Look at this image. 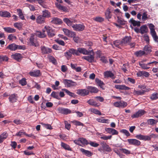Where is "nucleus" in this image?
Listing matches in <instances>:
<instances>
[{"mask_svg": "<svg viewBox=\"0 0 158 158\" xmlns=\"http://www.w3.org/2000/svg\"><path fill=\"white\" fill-rule=\"evenodd\" d=\"M64 22L70 27H72L74 31H82L85 28V26L83 23L74 24V23L77 22L76 19H72L67 18H64L63 20Z\"/></svg>", "mask_w": 158, "mask_h": 158, "instance_id": "nucleus-1", "label": "nucleus"}, {"mask_svg": "<svg viewBox=\"0 0 158 158\" xmlns=\"http://www.w3.org/2000/svg\"><path fill=\"white\" fill-rule=\"evenodd\" d=\"M27 43L30 46L37 47L39 46V44L37 41V37L35 34L32 33L29 37L27 39Z\"/></svg>", "mask_w": 158, "mask_h": 158, "instance_id": "nucleus-2", "label": "nucleus"}, {"mask_svg": "<svg viewBox=\"0 0 158 158\" xmlns=\"http://www.w3.org/2000/svg\"><path fill=\"white\" fill-rule=\"evenodd\" d=\"M138 88H140V90H134V93L137 95H142L144 94V93L148 91V89L146 88L145 85H139Z\"/></svg>", "mask_w": 158, "mask_h": 158, "instance_id": "nucleus-3", "label": "nucleus"}, {"mask_svg": "<svg viewBox=\"0 0 158 158\" xmlns=\"http://www.w3.org/2000/svg\"><path fill=\"white\" fill-rule=\"evenodd\" d=\"M44 28L46 30L49 37H52L55 35V30L49 26H45Z\"/></svg>", "mask_w": 158, "mask_h": 158, "instance_id": "nucleus-4", "label": "nucleus"}, {"mask_svg": "<svg viewBox=\"0 0 158 158\" xmlns=\"http://www.w3.org/2000/svg\"><path fill=\"white\" fill-rule=\"evenodd\" d=\"M90 55L88 56H85L83 57L84 59L87 60L90 63L94 62V52L93 50L90 51L89 52Z\"/></svg>", "mask_w": 158, "mask_h": 158, "instance_id": "nucleus-5", "label": "nucleus"}, {"mask_svg": "<svg viewBox=\"0 0 158 158\" xmlns=\"http://www.w3.org/2000/svg\"><path fill=\"white\" fill-rule=\"evenodd\" d=\"M65 55H67L69 57H71L72 55L78 56V55L77 51V49L73 48H70L65 53Z\"/></svg>", "mask_w": 158, "mask_h": 158, "instance_id": "nucleus-6", "label": "nucleus"}, {"mask_svg": "<svg viewBox=\"0 0 158 158\" xmlns=\"http://www.w3.org/2000/svg\"><path fill=\"white\" fill-rule=\"evenodd\" d=\"M127 141L130 145H134L135 146H139L141 144V142L136 139H127Z\"/></svg>", "mask_w": 158, "mask_h": 158, "instance_id": "nucleus-7", "label": "nucleus"}, {"mask_svg": "<svg viewBox=\"0 0 158 158\" xmlns=\"http://www.w3.org/2000/svg\"><path fill=\"white\" fill-rule=\"evenodd\" d=\"M63 31L64 34L68 37H72L76 36V33L75 32L71 31L68 29L63 28Z\"/></svg>", "mask_w": 158, "mask_h": 158, "instance_id": "nucleus-8", "label": "nucleus"}, {"mask_svg": "<svg viewBox=\"0 0 158 158\" xmlns=\"http://www.w3.org/2000/svg\"><path fill=\"white\" fill-rule=\"evenodd\" d=\"M63 81L64 84L66 85L67 87H70L72 86H75L77 85L76 82L73 81L71 80L64 79Z\"/></svg>", "mask_w": 158, "mask_h": 158, "instance_id": "nucleus-9", "label": "nucleus"}, {"mask_svg": "<svg viewBox=\"0 0 158 158\" xmlns=\"http://www.w3.org/2000/svg\"><path fill=\"white\" fill-rule=\"evenodd\" d=\"M77 51L78 55L79 56L80 54H82L83 55H89L90 51H88L84 48H78L77 49Z\"/></svg>", "mask_w": 158, "mask_h": 158, "instance_id": "nucleus-10", "label": "nucleus"}, {"mask_svg": "<svg viewBox=\"0 0 158 158\" xmlns=\"http://www.w3.org/2000/svg\"><path fill=\"white\" fill-rule=\"evenodd\" d=\"M104 75L105 78H111L112 79L115 78L116 76L111 71H106L104 73Z\"/></svg>", "mask_w": 158, "mask_h": 158, "instance_id": "nucleus-11", "label": "nucleus"}, {"mask_svg": "<svg viewBox=\"0 0 158 158\" xmlns=\"http://www.w3.org/2000/svg\"><path fill=\"white\" fill-rule=\"evenodd\" d=\"M41 52L43 54H48L52 52L51 49L46 47L44 46H42L40 47Z\"/></svg>", "mask_w": 158, "mask_h": 158, "instance_id": "nucleus-12", "label": "nucleus"}, {"mask_svg": "<svg viewBox=\"0 0 158 158\" xmlns=\"http://www.w3.org/2000/svg\"><path fill=\"white\" fill-rule=\"evenodd\" d=\"M146 113V111L143 110H139L136 113L131 115L132 118H138L143 115Z\"/></svg>", "mask_w": 158, "mask_h": 158, "instance_id": "nucleus-13", "label": "nucleus"}, {"mask_svg": "<svg viewBox=\"0 0 158 158\" xmlns=\"http://www.w3.org/2000/svg\"><path fill=\"white\" fill-rule=\"evenodd\" d=\"M127 102L123 101L117 102L114 103V105L116 107H125L127 106Z\"/></svg>", "mask_w": 158, "mask_h": 158, "instance_id": "nucleus-14", "label": "nucleus"}, {"mask_svg": "<svg viewBox=\"0 0 158 158\" xmlns=\"http://www.w3.org/2000/svg\"><path fill=\"white\" fill-rule=\"evenodd\" d=\"M100 145L102 146V147L103 148V150L106 151L110 152L112 151V150L109 146L104 141L101 142L100 143Z\"/></svg>", "mask_w": 158, "mask_h": 158, "instance_id": "nucleus-15", "label": "nucleus"}, {"mask_svg": "<svg viewBox=\"0 0 158 158\" xmlns=\"http://www.w3.org/2000/svg\"><path fill=\"white\" fill-rule=\"evenodd\" d=\"M77 93L81 96H84L89 94V91L85 89H79L77 90Z\"/></svg>", "mask_w": 158, "mask_h": 158, "instance_id": "nucleus-16", "label": "nucleus"}, {"mask_svg": "<svg viewBox=\"0 0 158 158\" xmlns=\"http://www.w3.org/2000/svg\"><path fill=\"white\" fill-rule=\"evenodd\" d=\"M111 8H108L105 12V16L106 19L109 20L112 18Z\"/></svg>", "mask_w": 158, "mask_h": 158, "instance_id": "nucleus-17", "label": "nucleus"}, {"mask_svg": "<svg viewBox=\"0 0 158 158\" xmlns=\"http://www.w3.org/2000/svg\"><path fill=\"white\" fill-rule=\"evenodd\" d=\"M59 112L64 114H67L71 113V111L68 108L60 107L58 109Z\"/></svg>", "mask_w": 158, "mask_h": 158, "instance_id": "nucleus-18", "label": "nucleus"}, {"mask_svg": "<svg viewBox=\"0 0 158 158\" xmlns=\"http://www.w3.org/2000/svg\"><path fill=\"white\" fill-rule=\"evenodd\" d=\"M86 88L89 91V93H97L99 91L98 89L95 87L88 86L86 87Z\"/></svg>", "mask_w": 158, "mask_h": 158, "instance_id": "nucleus-19", "label": "nucleus"}, {"mask_svg": "<svg viewBox=\"0 0 158 158\" xmlns=\"http://www.w3.org/2000/svg\"><path fill=\"white\" fill-rule=\"evenodd\" d=\"M51 23L56 24H60L63 23L62 20L60 18L57 17L52 18Z\"/></svg>", "mask_w": 158, "mask_h": 158, "instance_id": "nucleus-20", "label": "nucleus"}, {"mask_svg": "<svg viewBox=\"0 0 158 158\" xmlns=\"http://www.w3.org/2000/svg\"><path fill=\"white\" fill-rule=\"evenodd\" d=\"M29 74L31 76L37 77L40 76L41 74L39 70H36L34 71L30 72Z\"/></svg>", "mask_w": 158, "mask_h": 158, "instance_id": "nucleus-21", "label": "nucleus"}, {"mask_svg": "<svg viewBox=\"0 0 158 158\" xmlns=\"http://www.w3.org/2000/svg\"><path fill=\"white\" fill-rule=\"evenodd\" d=\"M114 87L117 89L119 90H128L130 89V88L126 86L125 85H118L114 86Z\"/></svg>", "mask_w": 158, "mask_h": 158, "instance_id": "nucleus-22", "label": "nucleus"}, {"mask_svg": "<svg viewBox=\"0 0 158 158\" xmlns=\"http://www.w3.org/2000/svg\"><path fill=\"white\" fill-rule=\"evenodd\" d=\"M43 32L42 33L41 31H37L36 33H33L35 34V36H38L40 38H44L46 36V35L45 33V31L43 30Z\"/></svg>", "mask_w": 158, "mask_h": 158, "instance_id": "nucleus-23", "label": "nucleus"}, {"mask_svg": "<svg viewBox=\"0 0 158 158\" xmlns=\"http://www.w3.org/2000/svg\"><path fill=\"white\" fill-rule=\"evenodd\" d=\"M18 98L17 94H13L11 95L9 98V101L11 103H14L16 102Z\"/></svg>", "mask_w": 158, "mask_h": 158, "instance_id": "nucleus-24", "label": "nucleus"}, {"mask_svg": "<svg viewBox=\"0 0 158 158\" xmlns=\"http://www.w3.org/2000/svg\"><path fill=\"white\" fill-rule=\"evenodd\" d=\"M129 23L133 25L134 27H139L140 26V22L139 21H136L132 18L130 19L129 21Z\"/></svg>", "mask_w": 158, "mask_h": 158, "instance_id": "nucleus-25", "label": "nucleus"}, {"mask_svg": "<svg viewBox=\"0 0 158 158\" xmlns=\"http://www.w3.org/2000/svg\"><path fill=\"white\" fill-rule=\"evenodd\" d=\"M0 16L6 18H9L11 17L10 13L6 11H0Z\"/></svg>", "mask_w": 158, "mask_h": 158, "instance_id": "nucleus-26", "label": "nucleus"}, {"mask_svg": "<svg viewBox=\"0 0 158 158\" xmlns=\"http://www.w3.org/2000/svg\"><path fill=\"white\" fill-rule=\"evenodd\" d=\"M131 38L130 36H126L121 40L122 44H129L131 41Z\"/></svg>", "mask_w": 158, "mask_h": 158, "instance_id": "nucleus-27", "label": "nucleus"}, {"mask_svg": "<svg viewBox=\"0 0 158 158\" xmlns=\"http://www.w3.org/2000/svg\"><path fill=\"white\" fill-rule=\"evenodd\" d=\"M87 103L89 105L95 107H98L100 104L97 103L93 99H89L87 101Z\"/></svg>", "mask_w": 158, "mask_h": 158, "instance_id": "nucleus-28", "label": "nucleus"}, {"mask_svg": "<svg viewBox=\"0 0 158 158\" xmlns=\"http://www.w3.org/2000/svg\"><path fill=\"white\" fill-rule=\"evenodd\" d=\"M36 20L37 23L39 24L45 22V18L42 15L38 16Z\"/></svg>", "mask_w": 158, "mask_h": 158, "instance_id": "nucleus-29", "label": "nucleus"}, {"mask_svg": "<svg viewBox=\"0 0 158 158\" xmlns=\"http://www.w3.org/2000/svg\"><path fill=\"white\" fill-rule=\"evenodd\" d=\"M95 81L98 86L103 89H104L105 88L103 87L104 84L102 81L98 78H96L95 80Z\"/></svg>", "mask_w": 158, "mask_h": 158, "instance_id": "nucleus-30", "label": "nucleus"}, {"mask_svg": "<svg viewBox=\"0 0 158 158\" xmlns=\"http://www.w3.org/2000/svg\"><path fill=\"white\" fill-rule=\"evenodd\" d=\"M80 150L83 154H85L86 156L88 157H90L92 155V152L88 150H86L83 148H81L80 149Z\"/></svg>", "mask_w": 158, "mask_h": 158, "instance_id": "nucleus-31", "label": "nucleus"}, {"mask_svg": "<svg viewBox=\"0 0 158 158\" xmlns=\"http://www.w3.org/2000/svg\"><path fill=\"white\" fill-rule=\"evenodd\" d=\"M148 31L147 27L146 25H143L140 27V33L142 34L147 33Z\"/></svg>", "mask_w": 158, "mask_h": 158, "instance_id": "nucleus-32", "label": "nucleus"}, {"mask_svg": "<svg viewBox=\"0 0 158 158\" xmlns=\"http://www.w3.org/2000/svg\"><path fill=\"white\" fill-rule=\"evenodd\" d=\"M113 44L115 47L120 48H121V46L123 45L121 41L119 40H117L114 41Z\"/></svg>", "mask_w": 158, "mask_h": 158, "instance_id": "nucleus-33", "label": "nucleus"}, {"mask_svg": "<svg viewBox=\"0 0 158 158\" xmlns=\"http://www.w3.org/2000/svg\"><path fill=\"white\" fill-rule=\"evenodd\" d=\"M8 136L6 132H4L0 135V143H2Z\"/></svg>", "mask_w": 158, "mask_h": 158, "instance_id": "nucleus-34", "label": "nucleus"}, {"mask_svg": "<svg viewBox=\"0 0 158 158\" xmlns=\"http://www.w3.org/2000/svg\"><path fill=\"white\" fill-rule=\"evenodd\" d=\"M44 18H48L51 17V13L48 10H45L42 11V15Z\"/></svg>", "mask_w": 158, "mask_h": 158, "instance_id": "nucleus-35", "label": "nucleus"}, {"mask_svg": "<svg viewBox=\"0 0 158 158\" xmlns=\"http://www.w3.org/2000/svg\"><path fill=\"white\" fill-rule=\"evenodd\" d=\"M13 58L15 60L19 61L21 58H22V56L20 53H16L13 55Z\"/></svg>", "mask_w": 158, "mask_h": 158, "instance_id": "nucleus-36", "label": "nucleus"}, {"mask_svg": "<svg viewBox=\"0 0 158 158\" xmlns=\"http://www.w3.org/2000/svg\"><path fill=\"white\" fill-rule=\"evenodd\" d=\"M60 145L61 147L64 149L68 151H72V149L69 145L62 142L61 143Z\"/></svg>", "mask_w": 158, "mask_h": 158, "instance_id": "nucleus-37", "label": "nucleus"}, {"mask_svg": "<svg viewBox=\"0 0 158 158\" xmlns=\"http://www.w3.org/2000/svg\"><path fill=\"white\" fill-rule=\"evenodd\" d=\"M17 45L15 44H11L8 46L7 49H8L11 51H15L16 50Z\"/></svg>", "mask_w": 158, "mask_h": 158, "instance_id": "nucleus-38", "label": "nucleus"}, {"mask_svg": "<svg viewBox=\"0 0 158 158\" xmlns=\"http://www.w3.org/2000/svg\"><path fill=\"white\" fill-rule=\"evenodd\" d=\"M4 31L7 33H14L16 32V30L10 27H6L4 28Z\"/></svg>", "mask_w": 158, "mask_h": 158, "instance_id": "nucleus-39", "label": "nucleus"}, {"mask_svg": "<svg viewBox=\"0 0 158 158\" xmlns=\"http://www.w3.org/2000/svg\"><path fill=\"white\" fill-rule=\"evenodd\" d=\"M143 51L147 54H149L152 52V48L149 45H146L144 48Z\"/></svg>", "mask_w": 158, "mask_h": 158, "instance_id": "nucleus-40", "label": "nucleus"}, {"mask_svg": "<svg viewBox=\"0 0 158 158\" xmlns=\"http://www.w3.org/2000/svg\"><path fill=\"white\" fill-rule=\"evenodd\" d=\"M157 122L153 119H149L147 120V122L148 124L153 126L156 124Z\"/></svg>", "mask_w": 158, "mask_h": 158, "instance_id": "nucleus-41", "label": "nucleus"}, {"mask_svg": "<svg viewBox=\"0 0 158 158\" xmlns=\"http://www.w3.org/2000/svg\"><path fill=\"white\" fill-rule=\"evenodd\" d=\"M96 120L99 123H108V119H105L103 117L99 118L96 119Z\"/></svg>", "mask_w": 158, "mask_h": 158, "instance_id": "nucleus-42", "label": "nucleus"}, {"mask_svg": "<svg viewBox=\"0 0 158 158\" xmlns=\"http://www.w3.org/2000/svg\"><path fill=\"white\" fill-rule=\"evenodd\" d=\"M142 62H140L139 63V65L140 67L143 69H148L150 68L148 66V65H149L147 64H143L142 63Z\"/></svg>", "mask_w": 158, "mask_h": 158, "instance_id": "nucleus-43", "label": "nucleus"}, {"mask_svg": "<svg viewBox=\"0 0 158 158\" xmlns=\"http://www.w3.org/2000/svg\"><path fill=\"white\" fill-rule=\"evenodd\" d=\"M62 90L65 91L68 95L73 98H75L76 96L74 93L70 92L67 89H62Z\"/></svg>", "mask_w": 158, "mask_h": 158, "instance_id": "nucleus-44", "label": "nucleus"}, {"mask_svg": "<svg viewBox=\"0 0 158 158\" xmlns=\"http://www.w3.org/2000/svg\"><path fill=\"white\" fill-rule=\"evenodd\" d=\"M93 20L97 22H98L99 23H102L103 22L104 20V18L99 17L97 16L96 17L93 18Z\"/></svg>", "mask_w": 158, "mask_h": 158, "instance_id": "nucleus-45", "label": "nucleus"}, {"mask_svg": "<svg viewBox=\"0 0 158 158\" xmlns=\"http://www.w3.org/2000/svg\"><path fill=\"white\" fill-rule=\"evenodd\" d=\"M119 150L120 151H121L123 153L127 155L131 154V152L130 150H129L125 148H120Z\"/></svg>", "mask_w": 158, "mask_h": 158, "instance_id": "nucleus-46", "label": "nucleus"}, {"mask_svg": "<svg viewBox=\"0 0 158 158\" xmlns=\"http://www.w3.org/2000/svg\"><path fill=\"white\" fill-rule=\"evenodd\" d=\"M8 59V58L6 56H0V64H1L3 61H7Z\"/></svg>", "mask_w": 158, "mask_h": 158, "instance_id": "nucleus-47", "label": "nucleus"}, {"mask_svg": "<svg viewBox=\"0 0 158 158\" xmlns=\"http://www.w3.org/2000/svg\"><path fill=\"white\" fill-rule=\"evenodd\" d=\"M145 52L143 50H139L136 51L135 53V55L137 56H141L145 54Z\"/></svg>", "mask_w": 158, "mask_h": 158, "instance_id": "nucleus-48", "label": "nucleus"}, {"mask_svg": "<svg viewBox=\"0 0 158 158\" xmlns=\"http://www.w3.org/2000/svg\"><path fill=\"white\" fill-rule=\"evenodd\" d=\"M150 98L152 100L157 99H158V93L156 92L153 93L150 96Z\"/></svg>", "mask_w": 158, "mask_h": 158, "instance_id": "nucleus-49", "label": "nucleus"}, {"mask_svg": "<svg viewBox=\"0 0 158 158\" xmlns=\"http://www.w3.org/2000/svg\"><path fill=\"white\" fill-rule=\"evenodd\" d=\"M154 40L156 42H158V36L156 35V34L155 31H152V32L151 33Z\"/></svg>", "mask_w": 158, "mask_h": 158, "instance_id": "nucleus-50", "label": "nucleus"}, {"mask_svg": "<svg viewBox=\"0 0 158 158\" xmlns=\"http://www.w3.org/2000/svg\"><path fill=\"white\" fill-rule=\"evenodd\" d=\"M51 96L54 98L59 99V96L58 92L55 91H52V93Z\"/></svg>", "mask_w": 158, "mask_h": 158, "instance_id": "nucleus-51", "label": "nucleus"}, {"mask_svg": "<svg viewBox=\"0 0 158 158\" xmlns=\"http://www.w3.org/2000/svg\"><path fill=\"white\" fill-rule=\"evenodd\" d=\"M80 142L83 144L88 145L89 144V143L88 141L85 138H80Z\"/></svg>", "mask_w": 158, "mask_h": 158, "instance_id": "nucleus-52", "label": "nucleus"}, {"mask_svg": "<svg viewBox=\"0 0 158 158\" xmlns=\"http://www.w3.org/2000/svg\"><path fill=\"white\" fill-rule=\"evenodd\" d=\"M117 19V22L120 25H124L125 24V21L123 20L121 18L118 17Z\"/></svg>", "mask_w": 158, "mask_h": 158, "instance_id": "nucleus-53", "label": "nucleus"}, {"mask_svg": "<svg viewBox=\"0 0 158 158\" xmlns=\"http://www.w3.org/2000/svg\"><path fill=\"white\" fill-rule=\"evenodd\" d=\"M19 83L22 86L26 85L27 82L26 79L25 78H23L19 81Z\"/></svg>", "mask_w": 158, "mask_h": 158, "instance_id": "nucleus-54", "label": "nucleus"}, {"mask_svg": "<svg viewBox=\"0 0 158 158\" xmlns=\"http://www.w3.org/2000/svg\"><path fill=\"white\" fill-rule=\"evenodd\" d=\"M112 135H111L107 136L105 135H103L100 137V138L103 140H106L108 139H110L112 138Z\"/></svg>", "mask_w": 158, "mask_h": 158, "instance_id": "nucleus-55", "label": "nucleus"}, {"mask_svg": "<svg viewBox=\"0 0 158 158\" xmlns=\"http://www.w3.org/2000/svg\"><path fill=\"white\" fill-rule=\"evenodd\" d=\"M91 112L96 114L101 115V113L98 110L94 109H91Z\"/></svg>", "mask_w": 158, "mask_h": 158, "instance_id": "nucleus-56", "label": "nucleus"}, {"mask_svg": "<svg viewBox=\"0 0 158 158\" xmlns=\"http://www.w3.org/2000/svg\"><path fill=\"white\" fill-rule=\"evenodd\" d=\"M120 131L121 132L127 136H129L131 135L129 131L125 129H122Z\"/></svg>", "mask_w": 158, "mask_h": 158, "instance_id": "nucleus-57", "label": "nucleus"}, {"mask_svg": "<svg viewBox=\"0 0 158 158\" xmlns=\"http://www.w3.org/2000/svg\"><path fill=\"white\" fill-rule=\"evenodd\" d=\"M41 124H42L44 125V126L45 127V128H46L47 129H49V130H52L53 129V128L51 126V125L50 124H44H44L41 123Z\"/></svg>", "mask_w": 158, "mask_h": 158, "instance_id": "nucleus-58", "label": "nucleus"}, {"mask_svg": "<svg viewBox=\"0 0 158 158\" xmlns=\"http://www.w3.org/2000/svg\"><path fill=\"white\" fill-rule=\"evenodd\" d=\"M147 12H145L143 13L142 15V19L143 21H145L147 18Z\"/></svg>", "mask_w": 158, "mask_h": 158, "instance_id": "nucleus-59", "label": "nucleus"}, {"mask_svg": "<svg viewBox=\"0 0 158 158\" xmlns=\"http://www.w3.org/2000/svg\"><path fill=\"white\" fill-rule=\"evenodd\" d=\"M56 43L62 46H64L65 45V43L63 40L59 39H56Z\"/></svg>", "mask_w": 158, "mask_h": 158, "instance_id": "nucleus-60", "label": "nucleus"}, {"mask_svg": "<svg viewBox=\"0 0 158 158\" xmlns=\"http://www.w3.org/2000/svg\"><path fill=\"white\" fill-rule=\"evenodd\" d=\"M148 26L150 30V33L152 32V31H155V30L154 28L155 27L153 24L152 23H150L149 24Z\"/></svg>", "mask_w": 158, "mask_h": 158, "instance_id": "nucleus-61", "label": "nucleus"}, {"mask_svg": "<svg viewBox=\"0 0 158 158\" xmlns=\"http://www.w3.org/2000/svg\"><path fill=\"white\" fill-rule=\"evenodd\" d=\"M14 26L18 29H20L22 28V25L20 23H14Z\"/></svg>", "mask_w": 158, "mask_h": 158, "instance_id": "nucleus-62", "label": "nucleus"}, {"mask_svg": "<svg viewBox=\"0 0 158 158\" xmlns=\"http://www.w3.org/2000/svg\"><path fill=\"white\" fill-rule=\"evenodd\" d=\"M114 152L116 153L119 156H121V153L120 152L119 149H118L116 148H114L113 149Z\"/></svg>", "mask_w": 158, "mask_h": 158, "instance_id": "nucleus-63", "label": "nucleus"}, {"mask_svg": "<svg viewBox=\"0 0 158 158\" xmlns=\"http://www.w3.org/2000/svg\"><path fill=\"white\" fill-rule=\"evenodd\" d=\"M89 144L91 146L94 147H97L99 145V144L98 143H96L95 142L92 141L89 143Z\"/></svg>", "mask_w": 158, "mask_h": 158, "instance_id": "nucleus-64", "label": "nucleus"}]
</instances>
